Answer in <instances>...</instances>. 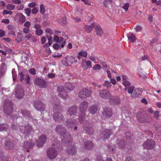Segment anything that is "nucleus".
<instances>
[{"label":"nucleus","instance_id":"obj_1","mask_svg":"<svg viewBox=\"0 0 161 161\" xmlns=\"http://www.w3.org/2000/svg\"><path fill=\"white\" fill-rule=\"evenodd\" d=\"M55 131L57 134L61 136L63 144H66L67 141L69 142L71 141L72 138L71 135L67 132L62 125H58L56 128Z\"/></svg>","mask_w":161,"mask_h":161},{"label":"nucleus","instance_id":"obj_2","mask_svg":"<svg viewBox=\"0 0 161 161\" xmlns=\"http://www.w3.org/2000/svg\"><path fill=\"white\" fill-rule=\"evenodd\" d=\"M61 148L59 142L56 140L55 141L53 142L51 148L47 152L48 158L51 159L55 158L57 155V152L60 151Z\"/></svg>","mask_w":161,"mask_h":161},{"label":"nucleus","instance_id":"obj_3","mask_svg":"<svg viewBox=\"0 0 161 161\" xmlns=\"http://www.w3.org/2000/svg\"><path fill=\"white\" fill-rule=\"evenodd\" d=\"M61 107L58 104H55L53 107V118L54 120L58 122H63L64 119L63 116L60 113Z\"/></svg>","mask_w":161,"mask_h":161},{"label":"nucleus","instance_id":"obj_4","mask_svg":"<svg viewBox=\"0 0 161 161\" xmlns=\"http://www.w3.org/2000/svg\"><path fill=\"white\" fill-rule=\"evenodd\" d=\"M74 86L70 84L65 88L63 86H59L58 87V91L59 93V95L64 99L67 98L68 97L67 92H69V91L74 90Z\"/></svg>","mask_w":161,"mask_h":161},{"label":"nucleus","instance_id":"obj_5","mask_svg":"<svg viewBox=\"0 0 161 161\" xmlns=\"http://www.w3.org/2000/svg\"><path fill=\"white\" fill-rule=\"evenodd\" d=\"M88 102L85 101L81 102L80 104V113L79 114V117L82 120H85L86 116L85 114V112L88 107Z\"/></svg>","mask_w":161,"mask_h":161},{"label":"nucleus","instance_id":"obj_6","mask_svg":"<svg viewBox=\"0 0 161 161\" xmlns=\"http://www.w3.org/2000/svg\"><path fill=\"white\" fill-rule=\"evenodd\" d=\"M4 112L9 115L11 114L13 112V104L9 100L5 101L4 104Z\"/></svg>","mask_w":161,"mask_h":161},{"label":"nucleus","instance_id":"obj_7","mask_svg":"<svg viewBox=\"0 0 161 161\" xmlns=\"http://www.w3.org/2000/svg\"><path fill=\"white\" fill-rule=\"evenodd\" d=\"M35 85L40 88H45L47 87V82L44 79L36 78L34 80Z\"/></svg>","mask_w":161,"mask_h":161},{"label":"nucleus","instance_id":"obj_8","mask_svg":"<svg viewBox=\"0 0 161 161\" xmlns=\"http://www.w3.org/2000/svg\"><path fill=\"white\" fill-rule=\"evenodd\" d=\"M73 62H77V60H75L74 58L72 56H67L64 58L62 61V64L65 66L71 65Z\"/></svg>","mask_w":161,"mask_h":161},{"label":"nucleus","instance_id":"obj_9","mask_svg":"<svg viewBox=\"0 0 161 161\" xmlns=\"http://www.w3.org/2000/svg\"><path fill=\"white\" fill-rule=\"evenodd\" d=\"M92 91L91 89L86 88L82 89L79 94L80 98H86L91 95Z\"/></svg>","mask_w":161,"mask_h":161},{"label":"nucleus","instance_id":"obj_10","mask_svg":"<svg viewBox=\"0 0 161 161\" xmlns=\"http://www.w3.org/2000/svg\"><path fill=\"white\" fill-rule=\"evenodd\" d=\"M34 106L37 110L40 111H44L45 108V104L41 101L38 100L34 102Z\"/></svg>","mask_w":161,"mask_h":161},{"label":"nucleus","instance_id":"obj_11","mask_svg":"<svg viewBox=\"0 0 161 161\" xmlns=\"http://www.w3.org/2000/svg\"><path fill=\"white\" fill-rule=\"evenodd\" d=\"M155 145V142L152 139L147 140L143 143L144 148L148 149H152L154 148Z\"/></svg>","mask_w":161,"mask_h":161},{"label":"nucleus","instance_id":"obj_12","mask_svg":"<svg viewBox=\"0 0 161 161\" xmlns=\"http://www.w3.org/2000/svg\"><path fill=\"white\" fill-rule=\"evenodd\" d=\"M71 143V141L69 142L68 141L66 144H63L64 145H68V149L67 150V151L69 154L71 155H75L76 153V149L74 145H70Z\"/></svg>","mask_w":161,"mask_h":161},{"label":"nucleus","instance_id":"obj_13","mask_svg":"<svg viewBox=\"0 0 161 161\" xmlns=\"http://www.w3.org/2000/svg\"><path fill=\"white\" fill-rule=\"evenodd\" d=\"M11 138H8L4 143V148L6 150L11 149L14 147V144Z\"/></svg>","mask_w":161,"mask_h":161},{"label":"nucleus","instance_id":"obj_14","mask_svg":"<svg viewBox=\"0 0 161 161\" xmlns=\"http://www.w3.org/2000/svg\"><path fill=\"white\" fill-rule=\"evenodd\" d=\"M84 130L89 134L91 135L93 134L94 132V130L93 128L89 126L90 125V122L87 121L86 122V123H84Z\"/></svg>","mask_w":161,"mask_h":161},{"label":"nucleus","instance_id":"obj_15","mask_svg":"<svg viewBox=\"0 0 161 161\" xmlns=\"http://www.w3.org/2000/svg\"><path fill=\"white\" fill-rule=\"evenodd\" d=\"M111 133V132L110 130L106 129L100 134V139L103 140L108 139L110 137Z\"/></svg>","mask_w":161,"mask_h":161},{"label":"nucleus","instance_id":"obj_16","mask_svg":"<svg viewBox=\"0 0 161 161\" xmlns=\"http://www.w3.org/2000/svg\"><path fill=\"white\" fill-rule=\"evenodd\" d=\"M15 97L18 99L22 98L24 95V91L22 88L17 87L15 89Z\"/></svg>","mask_w":161,"mask_h":161},{"label":"nucleus","instance_id":"obj_17","mask_svg":"<svg viewBox=\"0 0 161 161\" xmlns=\"http://www.w3.org/2000/svg\"><path fill=\"white\" fill-rule=\"evenodd\" d=\"M20 130L22 133L30 135V133L31 132L32 129L31 126L29 125L26 126H21L20 127Z\"/></svg>","mask_w":161,"mask_h":161},{"label":"nucleus","instance_id":"obj_18","mask_svg":"<svg viewBox=\"0 0 161 161\" xmlns=\"http://www.w3.org/2000/svg\"><path fill=\"white\" fill-rule=\"evenodd\" d=\"M99 94L100 97L104 98H109L110 97V93L108 90H103L100 92Z\"/></svg>","mask_w":161,"mask_h":161},{"label":"nucleus","instance_id":"obj_19","mask_svg":"<svg viewBox=\"0 0 161 161\" xmlns=\"http://www.w3.org/2000/svg\"><path fill=\"white\" fill-rule=\"evenodd\" d=\"M78 108L76 106L69 108L67 110V114L70 116L75 115L77 113Z\"/></svg>","mask_w":161,"mask_h":161},{"label":"nucleus","instance_id":"obj_20","mask_svg":"<svg viewBox=\"0 0 161 161\" xmlns=\"http://www.w3.org/2000/svg\"><path fill=\"white\" fill-rule=\"evenodd\" d=\"M77 124V122L74 119H68L66 122V125L71 129Z\"/></svg>","mask_w":161,"mask_h":161},{"label":"nucleus","instance_id":"obj_21","mask_svg":"<svg viewBox=\"0 0 161 161\" xmlns=\"http://www.w3.org/2000/svg\"><path fill=\"white\" fill-rule=\"evenodd\" d=\"M103 114L104 117H110L112 114V110L110 108H103Z\"/></svg>","mask_w":161,"mask_h":161},{"label":"nucleus","instance_id":"obj_22","mask_svg":"<svg viewBox=\"0 0 161 161\" xmlns=\"http://www.w3.org/2000/svg\"><path fill=\"white\" fill-rule=\"evenodd\" d=\"M19 76L21 81H22L23 80L25 79L26 81V83L27 84H30V77L29 76L25 75L23 72H21L19 74Z\"/></svg>","mask_w":161,"mask_h":161},{"label":"nucleus","instance_id":"obj_23","mask_svg":"<svg viewBox=\"0 0 161 161\" xmlns=\"http://www.w3.org/2000/svg\"><path fill=\"white\" fill-rule=\"evenodd\" d=\"M46 139V137L45 136L42 135L41 136L39 141L37 142V146L39 147L42 146L45 143Z\"/></svg>","mask_w":161,"mask_h":161},{"label":"nucleus","instance_id":"obj_24","mask_svg":"<svg viewBox=\"0 0 161 161\" xmlns=\"http://www.w3.org/2000/svg\"><path fill=\"white\" fill-rule=\"evenodd\" d=\"M82 63L83 64H86V66L83 65L82 66V68L85 69H86L88 68H91L92 67V62L90 61H86L85 59H82Z\"/></svg>","mask_w":161,"mask_h":161},{"label":"nucleus","instance_id":"obj_25","mask_svg":"<svg viewBox=\"0 0 161 161\" xmlns=\"http://www.w3.org/2000/svg\"><path fill=\"white\" fill-rule=\"evenodd\" d=\"M98 107L97 105L94 104L89 107L88 110L90 113L95 114L97 111Z\"/></svg>","mask_w":161,"mask_h":161},{"label":"nucleus","instance_id":"obj_26","mask_svg":"<svg viewBox=\"0 0 161 161\" xmlns=\"http://www.w3.org/2000/svg\"><path fill=\"white\" fill-rule=\"evenodd\" d=\"M141 96V91L138 88H136L133 92L132 94H131V96L133 97H139Z\"/></svg>","mask_w":161,"mask_h":161},{"label":"nucleus","instance_id":"obj_27","mask_svg":"<svg viewBox=\"0 0 161 161\" xmlns=\"http://www.w3.org/2000/svg\"><path fill=\"white\" fill-rule=\"evenodd\" d=\"M8 28L9 31L8 32L9 35H15V27L14 26L12 25H9L8 26Z\"/></svg>","mask_w":161,"mask_h":161},{"label":"nucleus","instance_id":"obj_28","mask_svg":"<svg viewBox=\"0 0 161 161\" xmlns=\"http://www.w3.org/2000/svg\"><path fill=\"white\" fill-rule=\"evenodd\" d=\"M53 41L55 42H58V43H63V42H65V40H64L62 37H59L58 36L56 35L54 36Z\"/></svg>","mask_w":161,"mask_h":161},{"label":"nucleus","instance_id":"obj_29","mask_svg":"<svg viewBox=\"0 0 161 161\" xmlns=\"http://www.w3.org/2000/svg\"><path fill=\"white\" fill-rule=\"evenodd\" d=\"M59 43V44L57 43L53 44V48L56 50H58L59 48H62L64 47L65 42H63V43Z\"/></svg>","mask_w":161,"mask_h":161},{"label":"nucleus","instance_id":"obj_30","mask_svg":"<svg viewBox=\"0 0 161 161\" xmlns=\"http://www.w3.org/2000/svg\"><path fill=\"white\" fill-rule=\"evenodd\" d=\"M128 39L132 42H134L136 40V37L134 35L131 33H129L127 35Z\"/></svg>","mask_w":161,"mask_h":161},{"label":"nucleus","instance_id":"obj_31","mask_svg":"<svg viewBox=\"0 0 161 161\" xmlns=\"http://www.w3.org/2000/svg\"><path fill=\"white\" fill-rule=\"evenodd\" d=\"M95 29L96 32L98 35L101 36L103 34V31L99 25H97Z\"/></svg>","mask_w":161,"mask_h":161},{"label":"nucleus","instance_id":"obj_32","mask_svg":"<svg viewBox=\"0 0 161 161\" xmlns=\"http://www.w3.org/2000/svg\"><path fill=\"white\" fill-rule=\"evenodd\" d=\"M84 146L86 149H91L93 148V144L91 142L87 141L85 142Z\"/></svg>","mask_w":161,"mask_h":161},{"label":"nucleus","instance_id":"obj_33","mask_svg":"<svg viewBox=\"0 0 161 161\" xmlns=\"http://www.w3.org/2000/svg\"><path fill=\"white\" fill-rule=\"evenodd\" d=\"M95 23L92 24L90 26L86 25L84 27L85 29L88 33H90L93 29V27L95 25Z\"/></svg>","mask_w":161,"mask_h":161},{"label":"nucleus","instance_id":"obj_34","mask_svg":"<svg viewBox=\"0 0 161 161\" xmlns=\"http://www.w3.org/2000/svg\"><path fill=\"white\" fill-rule=\"evenodd\" d=\"M111 103L114 105H118L120 103L119 98L116 97H114L111 101Z\"/></svg>","mask_w":161,"mask_h":161},{"label":"nucleus","instance_id":"obj_35","mask_svg":"<svg viewBox=\"0 0 161 161\" xmlns=\"http://www.w3.org/2000/svg\"><path fill=\"white\" fill-rule=\"evenodd\" d=\"M20 113L24 116L29 117L30 115V112L25 109H22L20 110Z\"/></svg>","mask_w":161,"mask_h":161},{"label":"nucleus","instance_id":"obj_36","mask_svg":"<svg viewBox=\"0 0 161 161\" xmlns=\"http://www.w3.org/2000/svg\"><path fill=\"white\" fill-rule=\"evenodd\" d=\"M112 1L113 0H104L103 2L104 7L105 8H108Z\"/></svg>","mask_w":161,"mask_h":161},{"label":"nucleus","instance_id":"obj_37","mask_svg":"<svg viewBox=\"0 0 161 161\" xmlns=\"http://www.w3.org/2000/svg\"><path fill=\"white\" fill-rule=\"evenodd\" d=\"M34 146V144L31 142H26L24 143L23 147L24 148H31Z\"/></svg>","mask_w":161,"mask_h":161},{"label":"nucleus","instance_id":"obj_38","mask_svg":"<svg viewBox=\"0 0 161 161\" xmlns=\"http://www.w3.org/2000/svg\"><path fill=\"white\" fill-rule=\"evenodd\" d=\"M103 86H104L106 87L107 89H108L110 88L112 85L110 81L108 80H105L104 81V83L103 84Z\"/></svg>","mask_w":161,"mask_h":161},{"label":"nucleus","instance_id":"obj_39","mask_svg":"<svg viewBox=\"0 0 161 161\" xmlns=\"http://www.w3.org/2000/svg\"><path fill=\"white\" fill-rule=\"evenodd\" d=\"M118 145L121 148H123L125 146L124 141L122 140H118L117 141Z\"/></svg>","mask_w":161,"mask_h":161},{"label":"nucleus","instance_id":"obj_40","mask_svg":"<svg viewBox=\"0 0 161 161\" xmlns=\"http://www.w3.org/2000/svg\"><path fill=\"white\" fill-rule=\"evenodd\" d=\"M8 127V125L5 124L0 125V131L6 130Z\"/></svg>","mask_w":161,"mask_h":161},{"label":"nucleus","instance_id":"obj_41","mask_svg":"<svg viewBox=\"0 0 161 161\" xmlns=\"http://www.w3.org/2000/svg\"><path fill=\"white\" fill-rule=\"evenodd\" d=\"M19 20L21 22H24L25 21V17L22 14L20 13L19 14Z\"/></svg>","mask_w":161,"mask_h":161},{"label":"nucleus","instance_id":"obj_42","mask_svg":"<svg viewBox=\"0 0 161 161\" xmlns=\"http://www.w3.org/2000/svg\"><path fill=\"white\" fill-rule=\"evenodd\" d=\"M0 157L2 161H7L8 158L4 155V153H0Z\"/></svg>","mask_w":161,"mask_h":161},{"label":"nucleus","instance_id":"obj_43","mask_svg":"<svg viewBox=\"0 0 161 161\" xmlns=\"http://www.w3.org/2000/svg\"><path fill=\"white\" fill-rule=\"evenodd\" d=\"M6 8L7 9L9 10H13L15 8L14 5L12 4H7L6 6Z\"/></svg>","mask_w":161,"mask_h":161},{"label":"nucleus","instance_id":"obj_44","mask_svg":"<svg viewBox=\"0 0 161 161\" xmlns=\"http://www.w3.org/2000/svg\"><path fill=\"white\" fill-rule=\"evenodd\" d=\"M78 54L81 57H84L85 58L87 57V53L86 51L80 52Z\"/></svg>","mask_w":161,"mask_h":161},{"label":"nucleus","instance_id":"obj_45","mask_svg":"<svg viewBox=\"0 0 161 161\" xmlns=\"http://www.w3.org/2000/svg\"><path fill=\"white\" fill-rule=\"evenodd\" d=\"M129 7V4L127 3L124 4L122 7L124 9L126 12H127L128 11Z\"/></svg>","mask_w":161,"mask_h":161},{"label":"nucleus","instance_id":"obj_46","mask_svg":"<svg viewBox=\"0 0 161 161\" xmlns=\"http://www.w3.org/2000/svg\"><path fill=\"white\" fill-rule=\"evenodd\" d=\"M43 34V31L41 29L36 30V34L38 36H40Z\"/></svg>","mask_w":161,"mask_h":161},{"label":"nucleus","instance_id":"obj_47","mask_svg":"<svg viewBox=\"0 0 161 161\" xmlns=\"http://www.w3.org/2000/svg\"><path fill=\"white\" fill-rule=\"evenodd\" d=\"M40 12L41 14H44L45 12V8L42 4H41L40 5Z\"/></svg>","mask_w":161,"mask_h":161},{"label":"nucleus","instance_id":"obj_48","mask_svg":"<svg viewBox=\"0 0 161 161\" xmlns=\"http://www.w3.org/2000/svg\"><path fill=\"white\" fill-rule=\"evenodd\" d=\"M101 68L100 65L99 64H96L93 67L92 69L93 70H100Z\"/></svg>","mask_w":161,"mask_h":161},{"label":"nucleus","instance_id":"obj_49","mask_svg":"<svg viewBox=\"0 0 161 161\" xmlns=\"http://www.w3.org/2000/svg\"><path fill=\"white\" fill-rule=\"evenodd\" d=\"M134 90V87L133 86H130L128 89V92L129 93L131 94L133 93V91Z\"/></svg>","mask_w":161,"mask_h":161},{"label":"nucleus","instance_id":"obj_50","mask_svg":"<svg viewBox=\"0 0 161 161\" xmlns=\"http://www.w3.org/2000/svg\"><path fill=\"white\" fill-rule=\"evenodd\" d=\"M25 11L27 15L28 16H30L31 13V9L30 8H27L25 9Z\"/></svg>","mask_w":161,"mask_h":161},{"label":"nucleus","instance_id":"obj_51","mask_svg":"<svg viewBox=\"0 0 161 161\" xmlns=\"http://www.w3.org/2000/svg\"><path fill=\"white\" fill-rule=\"evenodd\" d=\"M3 14H12V12L11 11H8L6 10H4L3 12Z\"/></svg>","mask_w":161,"mask_h":161},{"label":"nucleus","instance_id":"obj_52","mask_svg":"<svg viewBox=\"0 0 161 161\" xmlns=\"http://www.w3.org/2000/svg\"><path fill=\"white\" fill-rule=\"evenodd\" d=\"M82 2H83L85 4L88 5H91V2L89 0H81Z\"/></svg>","mask_w":161,"mask_h":161},{"label":"nucleus","instance_id":"obj_53","mask_svg":"<svg viewBox=\"0 0 161 161\" xmlns=\"http://www.w3.org/2000/svg\"><path fill=\"white\" fill-rule=\"evenodd\" d=\"M29 72L32 75H34L36 74V71L34 68H31L29 70Z\"/></svg>","mask_w":161,"mask_h":161},{"label":"nucleus","instance_id":"obj_54","mask_svg":"<svg viewBox=\"0 0 161 161\" xmlns=\"http://www.w3.org/2000/svg\"><path fill=\"white\" fill-rule=\"evenodd\" d=\"M23 32L26 34L29 33L30 32V29L28 28H24L23 29Z\"/></svg>","mask_w":161,"mask_h":161},{"label":"nucleus","instance_id":"obj_55","mask_svg":"<svg viewBox=\"0 0 161 161\" xmlns=\"http://www.w3.org/2000/svg\"><path fill=\"white\" fill-rule=\"evenodd\" d=\"M123 84L125 87L129 86L130 84V83L127 80L124 81L123 82Z\"/></svg>","mask_w":161,"mask_h":161},{"label":"nucleus","instance_id":"obj_56","mask_svg":"<svg viewBox=\"0 0 161 161\" xmlns=\"http://www.w3.org/2000/svg\"><path fill=\"white\" fill-rule=\"evenodd\" d=\"M31 25V23L29 21H26L24 24V26L27 28H29Z\"/></svg>","mask_w":161,"mask_h":161},{"label":"nucleus","instance_id":"obj_57","mask_svg":"<svg viewBox=\"0 0 161 161\" xmlns=\"http://www.w3.org/2000/svg\"><path fill=\"white\" fill-rule=\"evenodd\" d=\"M10 20L8 19H3L2 20L1 22L4 23L6 24H8L9 23Z\"/></svg>","mask_w":161,"mask_h":161},{"label":"nucleus","instance_id":"obj_58","mask_svg":"<svg viewBox=\"0 0 161 161\" xmlns=\"http://www.w3.org/2000/svg\"><path fill=\"white\" fill-rule=\"evenodd\" d=\"M159 112L158 111H156L154 114V117L157 119L159 117Z\"/></svg>","mask_w":161,"mask_h":161},{"label":"nucleus","instance_id":"obj_59","mask_svg":"<svg viewBox=\"0 0 161 161\" xmlns=\"http://www.w3.org/2000/svg\"><path fill=\"white\" fill-rule=\"evenodd\" d=\"M38 11V8L36 7L33 8L32 9V13L34 14H36Z\"/></svg>","mask_w":161,"mask_h":161},{"label":"nucleus","instance_id":"obj_60","mask_svg":"<svg viewBox=\"0 0 161 161\" xmlns=\"http://www.w3.org/2000/svg\"><path fill=\"white\" fill-rule=\"evenodd\" d=\"M36 5V4L34 3H31L28 4V6L30 8H33Z\"/></svg>","mask_w":161,"mask_h":161},{"label":"nucleus","instance_id":"obj_61","mask_svg":"<svg viewBox=\"0 0 161 161\" xmlns=\"http://www.w3.org/2000/svg\"><path fill=\"white\" fill-rule=\"evenodd\" d=\"M110 81L111 83L113 85H115L117 83L116 80L114 78H111Z\"/></svg>","mask_w":161,"mask_h":161},{"label":"nucleus","instance_id":"obj_62","mask_svg":"<svg viewBox=\"0 0 161 161\" xmlns=\"http://www.w3.org/2000/svg\"><path fill=\"white\" fill-rule=\"evenodd\" d=\"M12 3L16 4H19L21 3V1L19 0H12Z\"/></svg>","mask_w":161,"mask_h":161},{"label":"nucleus","instance_id":"obj_63","mask_svg":"<svg viewBox=\"0 0 161 161\" xmlns=\"http://www.w3.org/2000/svg\"><path fill=\"white\" fill-rule=\"evenodd\" d=\"M46 32L47 33H49L50 35H52L53 34V31L50 29L48 28L46 29Z\"/></svg>","mask_w":161,"mask_h":161},{"label":"nucleus","instance_id":"obj_64","mask_svg":"<svg viewBox=\"0 0 161 161\" xmlns=\"http://www.w3.org/2000/svg\"><path fill=\"white\" fill-rule=\"evenodd\" d=\"M125 161H134L133 158L131 157H128L125 160Z\"/></svg>","mask_w":161,"mask_h":161}]
</instances>
